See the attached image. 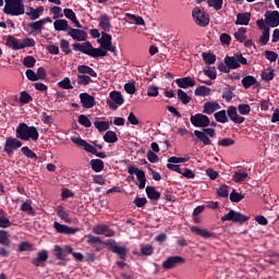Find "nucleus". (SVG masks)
Returning a JSON list of instances; mask_svg holds the SVG:
<instances>
[{"label": "nucleus", "mask_w": 279, "mask_h": 279, "mask_svg": "<svg viewBox=\"0 0 279 279\" xmlns=\"http://www.w3.org/2000/svg\"><path fill=\"white\" fill-rule=\"evenodd\" d=\"M94 125L98 132H106L110 130V123L106 121H99V118H96V121L94 122Z\"/></svg>", "instance_id": "4c0bfd02"}, {"label": "nucleus", "mask_w": 279, "mask_h": 279, "mask_svg": "<svg viewBox=\"0 0 279 279\" xmlns=\"http://www.w3.org/2000/svg\"><path fill=\"white\" fill-rule=\"evenodd\" d=\"M190 230L193 234H196V236H202V239H211V236H215V233L206 229H202L201 227L192 226Z\"/></svg>", "instance_id": "b1692460"}, {"label": "nucleus", "mask_w": 279, "mask_h": 279, "mask_svg": "<svg viewBox=\"0 0 279 279\" xmlns=\"http://www.w3.org/2000/svg\"><path fill=\"white\" fill-rule=\"evenodd\" d=\"M60 47H61V51H63V53L65 54V56H69V53H71V46H70V44H69V40H66V39H61L60 40Z\"/></svg>", "instance_id": "4d7b16f0"}, {"label": "nucleus", "mask_w": 279, "mask_h": 279, "mask_svg": "<svg viewBox=\"0 0 279 279\" xmlns=\"http://www.w3.org/2000/svg\"><path fill=\"white\" fill-rule=\"evenodd\" d=\"M16 138L20 141H38L40 133L36 126H29L27 123H20L15 130Z\"/></svg>", "instance_id": "f03ea898"}, {"label": "nucleus", "mask_w": 279, "mask_h": 279, "mask_svg": "<svg viewBox=\"0 0 279 279\" xmlns=\"http://www.w3.org/2000/svg\"><path fill=\"white\" fill-rule=\"evenodd\" d=\"M202 58L206 64H215L217 62V56L210 52H203Z\"/></svg>", "instance_id": "a18cd8bd"}, {"label": "nucleus", "mask_w": 279, "mask_h": 279, "mask_svg": "<svg viewBox=\"0 0 279 279\" xmlns=\"http://www.w3.org/2000/svg\"><path fill=\"white\" fill-rule=\"evenodd\" d=\"M192 16L194 23H196L198 27H208L210 23V16L206 14V11L196 7L192 11Z\"/></svg>", "instance_id": "20e7f679"}, {"label": "nucleus", "mask_w": 279, "mask_h": 279, "mask_svg": "<svg viewBox=\"0 0 279 279\" xmlns=\"http://www.w3.org/2000/svg\"><path fill=\"white\" fill-rule=\"evenodd\" d=\"M77 71L81 73V75H90V77H97V72H95V70L88 65H78Z\"/></svg>", "instance_id": "473e14b6"}, {"label": "nucleus", "mask_w": 279, "mask_h": 279, "mask_svg": "<svg viewBox=\"0 0 279 279\" xmlns=\"http://www.w3.org/2000/svg\"><path fill=\"white\" fill-rule=\"evenodd\" d=\"M53 253L57 260H66V257L69 256V254H73V247L71 246L61 247L60 245H54Z\"/></svg>", "instance_id": "4468645a"}, {"label": "nucleus", "mask_w": 279, "mask_h": 279, "mask_svg": "<svg viewBox=\"0 0 279 279\" xmlns=\"http://www.w3.org/2000/svg\"><path fill=\"white\" fill-rule=\"evenodd\" d=\"M247 178H248L247 172H243L241 170L234 172L233 174L234 182H238V183L245 182Z\"/></svg>", "instance_id": "8fccbe9b"}, {"label": "nucleus", "mask_w": 279, "mask_h": 279, "mask_svg": "<svg viewBox=\"0 0 279 279\" xmlns=\"http://www.w3.org/2000/svg\"><path fill=\"white\" fill-rule=\"evenodd\" d=\"M225 64L230 69V71L241 69V63H239L236 54H234V57L227 56L225 58Z\"/></svg>", "instance_id": "a878e982"}, {"label": "nucleus", "mask_w": 279, "mask_h": 279, "mask_svg": "<svg viewBox=\"0 0 279 279\" xmlns=\"http://www.w3.org/2000/svg\"><path fill=\"white\" fill-rule=\"evenodd\" d=\"M80 99L83 108H86V110H90V108H95L97 101L95 100V97L92 96L88 93H82L80 94Z\"/></svg>", "instance_id": "f3484780"}, {"label": "nucleus", "mask_w": 279, "mask_h": 279, "mask_svg": "<svg viewBox=\"0 0 279 279\" xmlns=\"http://www.w3.org/2000/svg\"><path fill=\"white\" fill-rule=\"evenodd\" d=\"M107 247H109L110 252L113 254H117L121 260H125L128 258V248L125 246H119L117 245V241L114 240H109L105 243Z\"/></svg>", "instance_id": "1a4fd4ad"}, {"label": "nucleus", "mask_w": 279, "mask_h": 279, "mask_svg": "<svg viewBox=\"0 0 279 279\" xmlns=\"http://www.w3.org/2000/svg\"><path fill=\"white\" fill-rule=\"evenodd\" d=\"M68 36H71L73 40H77L78 43H84V40L88 38V33L83 29L70 27L68 31Z\"/></svg>", "instance_id": "a211bd4d"}, {"label": "nucleus", "mask_w": 279, "mask_h": 279, "mask_svg": "<svg viewBox=\"0 0 279 279\" xmlns=\"http://www.w3.org/2000/svg\"><path fill=\"white\" fill-rule=\"evenodd\" d=\"M7 47H10V49H13L14 51L21 50V40L16 39V37L9 35L7 37Z\"/></svg>", "instance_id": "7c9ffc66"}, {"label": "nucleus", "mask_w": 279, "mask_h": 279, "mask_svg": "<svg viewBox=\"0 0 279 279\" xmlns=\"http://www.w3.org/2000/svg\"><path fill=\"white\" fill-rule=\"evenodd\" d=\"M258 29H262V36L259 37V45H268L270 38V28L265 23V20L260 19L256 21Z\"/></svg>", "instance_id": "9d476101"}, {"label": "nucleus", "mask_w": 279, "mask_h": 279, "mask_svg": "<svg viewBox=\"0 0 279 279\" xmlns=\"http://www.w3.org/2000/svg\"><path fill=\"white\" fill-rule=\"evenodd\" d=\"M72 143H74V145H77L78 147H83L85 151H87L88 154H97V148L90 144H88V142H86L85 140H82V137H71Z\"/></svg>", "instance_id": "dca6fc26"}, {"label": "nucleus", "mask_w": 279, "mask_h": 279, "mask_svg": "<svg viewBox=\"0 0 279 279\" xmlns=\"http://www.w3.org/2000/svg\"><path fill=\"white\" fill-rule=\"evenodd\" d=\"M265 24L267 27H278L279 25V12L278 11H267L265 13Z\"/></svg>", "instance_id": "2eb2a0df"}, {"label": "nucleus", "mask_w": 279, "mask_h": 279, "mask_svg": "<svg viewBox=\"0 0 279 279\" xmlns=\"http://www.w3.org/2000/svg\"><path fill=\"white\" fill-rule=\"evenodd\" d=\"M87 243L88 245H106V242H104L102 239L93 234L87 235Z\"/></svg>", "instance_id": "de8ad7c7"}, {"label": "nucleus", "mask_w": 279, "mask_h": 279, "mask_svg": "<svg viewBox=\"0 0 279 279\" xmlns=\"http://www.w3.org/2000/svg\"><path fill=\"white\" fill-rule=\"evenodd\" d=\"M20 210H22V213H27L28 215H36V210L34 209V207H32V201H26L25 203H23Z\"/></svg>", "instance_id": "58836bf2"}, {"label": "nucleus", "mask_w": 279, "mask_h": 279, "mask_svg": "<svg viewBox=\"0 0 279 279\" xmlns=\"http://www.w3.org/2000/svg\"><path fill=\"white\" fill-rule=\"evenodd\" d=\"M100 29L104 32H110L112 29V24L110 23V16L102 14L98 19Z\"/></svg>", "instance_id": "cd10ccee"}, {"label": "nucleus", "mask_w": 279, "mask_h": 279, "mask_svg": "<svg viewBox=\"0 0 279 279\" xmlns=\"http://www.w3.org/2000/svg\"><path fill=\"white\" fill-rule=\"evenodd\" d=\"M265 58L266 60H269L270 62H276L278 60V53L271 50H266L265 51Z\"/></svg>", "instance_id": "69168bd1"}, {"label": "nucleus", "mask_w": 279, "mask_h": 279, "mask_svg": "<svg viewBox=\"0 0 279 279\" xmlns=\"http://www.w3.org/2000/svg\"><path fill=\"white\" fill-rule=\"evenodd\" d=\"M203 108L204 114H213L216 110H221V105L217 101H207L204 104Z\"/></svg>", "instance_id": "393cba45"}, {"label": "nucleus", "mask_w": 279, "mask_h": 279, "mask_svg": "<svg viewBox=\"0 0 279 279\" xmlns=\"http://www.w3.org/2000/svg\"><path fill=\"white\" fill-rule=\"evenodd\" d=\"M10 234L8 231L0 230V245H3L4 247H10Z\"/></svg>", "instance_id": "ea45409f"}, {"label": "nucleus", "mask_w": 279, "mask_h": 279, "mask_svg": "<svg viewBox=\"0 0 279 279\" xmlns=\"http://www.w3.org/2000/svg\"><path fill=\"white\" fill-rule=\"evenodd\" d=\"M234 140L230 138V137H225L220 141H218V145L219 147H232V145H234Z\"/></svg>", "instance_id": "052dcab7"}, {"label": "nucleus", "mask_w": 279, "mask_h": 279, "mask_svg": "<svg viewBox=\"0 0 279 279\" xmlns=\"http://www.w3.org/2000/svg\"><path fill=\"white\" fill-rule=\"evenodd\" d=\"M4 14H8L9 16H21L25 14V4L23 3V0H4Z\"/></svg>", "instance_id": "7ed1b4c3"}, {"label": "nucleus", "mask_w": 279, "mask_h": 279, "mask_svg": "<svg viewBox=\"0 0 279 279\" xmlns=\"http://www.w3.org/2000/svg\"><path fill=\"white\" fill-rule=\"evenodd\" d=\"M190 121L194 128H208L210 125V119L204 113L191 116Z\"/></svg>", "instance_id": "f8f14e48"}, {"label": "nucleus", "mask_w": 279, "mask_h": 279, "mask_svg": "<svg viewBox=\"0 0 279 279\" xmlns=\"http://www.w3.org/2000/svg\"><path fill=\"white\" fill-rule=\"evenodd\" d=\"M101 36L102 37L100 39H98V43H99L101 49L106 50L107 48H109L112 45V35H110L106 32H102Z\"/></svg>", "instance_id": "c85d7f7f"}, {"label": "nucleus", "mask_w": 279, "mask_h": 279, "mask_svg": "<svg viewBox=\"0 0 279 279\" xmlns=\"http://www.w3.org/2000/svg\"><path fill=\"white\" fill-rule=\"evenodd\" d=\"M59 88L64 90H73V85H71V78L64 77L61 82L58 83Z\"/></svg>", "instance_id": "6e6d98bb"}, {"label": "nucleus", "mask_w": 279, "mask_h": 279, "mask_svg": "<svg viewBox=\"0 0 279 279\" xmlns=\"http://www.w3.org/2000/svg\"><path fill=\"white\" fill-rule=\"evenodd\" d=\"M194 136H196V138H198L203 145H213V141H210V138H215V136H217V131L210 128L203 129V131L195 130Z\"/></svg>", "instance_id": "39448f33"}, {"label": "nucleus", "mask_w": 279, "mask_h": 279, "mask_svg": "<svg viewBox=\"0 0 279 279\" xmlns=\"http://www.w3.org/2000/svg\"><path fill=\"white\" fill-rule=\"evenodd\" d=\"M74 51H81V53H85V56H90V58H106L108 56V51L101 48L93 47L90 41H86L84 44L75 43L72 45Z\"/></svg>", "instance_id": "f257e3e1"}, {"label": "nucleus", "mask_w": 279, "mask_h": 279, "mask_svg": "<svg viewBox=\"0 0 279 279\" xmlns=\"http://www.w3.org/2000/svg\"><path fill=\"white\" fill-rule=\"evenodd\" d=\"M94 234H104L105 236H112L114 231L108 225H97L93 228Z\"/></svg>", "instance_id": "5701e85b"}, {"label": "nucleus", "mask_w": 279, "mask_h": 279, "mask_svg": "<svg viewBox=\"0 0 279 279\" xmlns=\"http://www.w3.org/2000/svg\"><path fill=\"white\" fill-rule=\"evenodd\" d=\"M221 221H233V223H245V221H250V216H245L241 213L235 211L234 209H230L228 214L220 218Z\"/></svg>", "instance_id": "423d86ee"}, {"label": "nucleus", "mask_w": 279, "mask_h": 279, "mask_svg": "<svg viewBox=\"0 0 279 279\" xmlns=\"http://www.w3.org/2000/svg\"><path fill=\"white\" fill-rule=\"evenodd\" d=\"M53 228H54L56 232H58L59 234H75V232H77V229L71 228L65 225H61L58 221L53 222Z\"/></svg>", "instance_id": "aec40b11"}, {"label": "nucleus", "mask_w": 279, "mask_h": 279, "mask_svg": "<svg viewBox=\"0 0 279 279\" xmlns=\"http://www.w3.org/2000/svg\"><path fill=\"white\" fill-rule=\"evenodd\" d=\"M49 259V253L45 250L37 253V257L32 259V265L35 267H45V264Z\"/></svg>", "instance_id": "6ab92c4d"}, {"label": "nucleus", "mask_w": 279, "mask_h": 279, "mask_svg": "<svg viewBox=\"0 0 279 279\" xmlns=\"http://www.w3.org/2000/svg\"><path fill=\"white\" fill-rule=\"evenodd\" d=\"M21 151L26 156V158H31V160H38V155H36V153H34L29 147L23 146Z\"/></svg>", "instance_id": "c03bdc74"}, {"label": "nucleus", "mask_w": 279, "mask_h": 279, "mask_svg": "<svg viewBox=\"0 0 279 279\" xmlns=\"http://www.w3.org/2000/svg\"><path fill=\"white\" fill-rule=\"evenodd\" d=\"M53 27L56 32H69V21L66 20H56L53 22Z\"/></svg>", "instance_id": "2f4dec72"}, {"label": "nucleus", "mask_w": 279, "mask_h": 279, "mask_svg": "<svg viewBox=\"0 0 279 279\" xmlns=\"http://www.w3.org/2000/svg\"><path fill=\"white\" fill-rule=\"evenodd\" d=\"M242 86L247 90V88H252V86H260V83L253 75H247L242 78Z\"/></svg>", "instance_id": "c756f323"}, {"label": "nucleus", "mask_w": 279, "mask_h": 279, "mask_svg": "<svg viewBox=\"0 0 279 279\" xmlns=\"http://www.w3.org/2000/svg\"><path fill=\"white\" fill-rule=\"evenodd\" d=\"M247 28L245 27H240L238 32L234 33V38L238 40V43H245L247 39Z\"/></svg>", "instance_id": "c9c22d12"}, {"label": "nucleus", "mask_w": 279, "mask_h": 279, "mask_svg": "<svg viewBox=\"0 0 279 279\" xmlns=\"http://www.w3.org/2000/svg\"><path fill=\"white\" fill-rule=\"evenodd\" d=\"M175 84L179 86V88H193L197 83L193 77L191 76H185L181 78L175 80Z\"/></svg>", "instance_id": "4be33fe9"}, {"label": "nucleus", "mask_w": 279, "mask_h": 279, "mask_svg": "<svg viewBox=\"0 0 279 279\" xmlns=\"http://www.w3.org/2000/svg\"><path fill=\"white\" fill-rule=\"evenodd\" d=\"M20 147H23V142L19 140V137H7L4 143L3 150L8 156H12L16 149H20Z\"/></svg>", "instance_id": "6e6552de"}, {"label": "nucleus", "mask_w": 279, "mask_h": 279, "mask_svg": "<svg viewBox=\"0 0 279 279\" xmlns=\"http://www.w3.org/2000/svg\"><path fill=\"white\" fill-rule=\"evenodd\" d=\"M78 123L84 128H90L93 125V123L90 122V119H88V117L85 114L78 116Z\"/></svg>", "instance_id": "bf43d9fd"}, {"label": "nucleus", "mask_w": 279, "mask_h": 279, "mask_svg": "<svg viewBox=\"0 0 279 279\" xmlns=\"http://www.w3.org/2000/svg\"><path fill=\"white\" fill-rule=\"evenodd\" d=\"M105 143H117L119 141V137L117 136V132L114 131H107L104 135Z\"/></svg>", "instance_id": "79ce46f5"}, {"label": "nucleus", "mask_w": 279, "mask_h": 279, "mask_svg": "<svg viewBox=\"0 0 279 279\" xmlns=\"http://www.w3.org/2000/svg\"><path fill=\"white\" fill-rule=\"evenodd\" d=\"M36 45V40H34V38H24L23 40H21V49H25L27 47H34Z\"/></svg>", "instance_id": "e2e57ef3"}, {"label": "nucleus", "mask_w": 279, "mask_h": 279, "mask_svg": "<svg viewBox=\"0 0 279 279\" xmlns=\"http://www.w3.org/2000/svg\"><path fill=\"white\" fill-rule=\"evenodd\" d=\"M228 185L223 184L217 190V194L219 197H228L230 195V191L228 190Z\"/></svg>", "instance_id": "0e129e2a"}, {"label": "nucleus", "mask_w": 279, "mask_h": 279, "mask_svg": "<svg viewBox=\"0 0 279 279\" xmlns=\"http://www.w3.org/2000/svg\"><path fill=\"white\" fill-rule=\"evenodd\" d=\"M214 117L218 123H228V116L226 114V110L216 112Z\"/></svg>", "instance_id": "603ef678"}, {"label": "nucleus", "mask_w": 279, "mask_h": 279, "mask_svg": "<svg viewBox=\"0 0 279 279\" xmlns=\"http://www.w3.org/2000/svg\"><path fill=\"white\" fill-rule=\"evenodd\" d=\"M243 199H245V195L238 193L236 190L230 193V202H233V204H239Z\"/></svg>", "instance_id": "5fc2aeb1"}, {"label": "nucleus", "mask_w": 279, "mask_h": 279, "mask_svg": "<svg viewBox=\"0 0 279 279\" xmlns=\"http://www.w3.org/2000/svg\"><path fill=\"white\" fill-rule=\"evenodd\" d=\"M146 195L148 199L157 202L160 198V192L156 191L154 186H146Z\"/></svg>", "instance_id": "72a5a7b5"}, {"label": "nucleus", "mask_w": 279, "mask_h": 279, "mask_svg": "<svg viewBox=\"0 0 279 279\" xmlns=\"http://www.w3.org/2000/svg\"><path fill=\"white\" fill-rule=\"evenodd\" d=\"M211 89L210 87H206L204 85L198 86L195 90L194 94L196 97H208L210 95Z\"/></svg>", "instance_id": "e433bc0d"}, {"label": "nucleus", "mask_w": 279, "mask_h": 279, "mask_svg": "<svg viewBox=\"0 0 279 279\" xmlns=\"http://www.w3.org/2000/svg\"><path fill=\"white\" fill-rule=\"evenodd\" d=\"M28 27L29 29H32V32H37L38 34H40L45 25L43 24L41 20H38L36 22L28 24Z\"/></svg>", "instance_id": "3c124183"}, {"label": "nucleus", "mask_w": 279, "mask_h": 279, "mask_svg": "<svg viewBox=\"0 0 279 279\" xmlns=\"http://www.w3.org/2000/svg\"><path fill=\"white\" fill-rule=\"evenodd\" d=\"M141 254L142 256H151L154 254V246L151 244H142Z\"/></svg>", "instance_id": "09e8293b"}, {"label": "nucleus", "mask_w": 279, "mask_h": 279, "mask_svg": "<svg viewBox=\"0 0 279 279\" xmlns=\"http://www.w3.org/2000/svg\"><path fill=\"white\" fill-rule=\"evenodd\" d=\"M185 263L186 259L182 256H170L162 262V267L167 270L175 269V267H180V265H184Z\"/></svg>", "instance_id": "ddd939ff"}, {"label": "nucleus", "mask_w": 279, "mask_h": 279, "mask_svg": "<svg viewBox=\"0 0 279 279\" xmlns=\"http://www.w3.org/2000/svg\"><path fill=\"white\" fill-rule=\"evenodd\" d=\"M128 173L130 175H136L138 183V189L143 190L145 189V185L147 184V177L145 175V171L142 169H138L136 166L129 165L128 166Z\"/></svg>", "instance_id": "0eeeda50"}, {"label": "nucleus", "mask_w": 279, "mask_h": 279, "mask_svg": "<svg viewBox=\"0 0 279 279\" xmlns=\"http://www.w3.org/2000/svg\"><path fill=\"white\" fill-rule=\"evenodd\" d=\"M23 65L26 66V69H34L36 66V58L33 56H27L23 59Z\"/></svg>", "instance_id": "864d4df0"}, {"label": "nucleus", "mask_w": 279, "mask_h": 279, "mask_svg": "<svg viewBox=\"0 0 279 279\" xmlns=\"http://www.w3.org/2000/svg\"><path fill=\"white\" fill-rule=\"evenodd\" d=\"M90 168L95 173H100V171L104 169V160L101 159H92L89 161Z\"/></svg>", "instance_id": "f704fd0d"}, {"label": "nucleus", "mask_w": 279, "mask_h": 279, "mask_svg": "<svg viewBox=\"0 0 279 279\" xmlns=\"http://www.w3.org/2000/svg\"><path fill=\"white\" fill-rule=\"evenodd\" d=\"M57 215H58V217H60V219L65 221V223H71L69 213H66V210H64V207L59 206L58 209H57Z\"/></svg>", "instance_id": "49530a36"}, {"label": "nucleus", "mask_w": 279, "mask_h": 279, "mask_svg": "<svg viewBox=\"0 0 279 279\" xmlns=\"http://www.w3.org/2000/svg\"><path fill=\"white\" fill-rule=\"evenodd\" d=\"M93 82V78L86 74H77L78 86H88Z\"/></svg>", "instance_id": "37998d69"}, {"label": "nucleus", "mask_w": 279, "mask_h": 279, "mask_svg": "<svg viewBox=\"0 0 279 279\" xmlns=\"http://www.w3.org/2000/svg\"><path fill=\"white\" fill-rule=\"evenodd\" d=\"M204 74L206 75V77H209V80H217V69L215 68L204 70Z\"/></svg>", "instance_id": "774afa93"}, {"label": "nucleus", "mask_w": 279, "mask_h": 279, "mask_svg": "<svg viewBox=\"0 0 279 279\" xmlns=\"http://www.w3.org/2000/svg\"><path fill=\"white\" fill-rule=\"evenodd\" d=\"M274 77H276L274 70H270L269 72H262V80H264V82H271Z\"/></svg>", "instance_id": "338daca9"}, {"label": "nucleus", "mask_w": 279, "mask_h": 279, "mask_svg": "<svg viewBox=\"0 0 279 279\" xmlns=\"http://www.w3.org/2000/svg\"><path fill=\"white\" fill-rule=\"evenodd\" d=\"M31 101H34V98H32V95H29L27 92H21L20 104H29Z\"/></svg>", "instance_id": "13d9d810"}, {"label": "nucleus", "mask_w": 279, "mask_h": 279, "mask_svg": "<svg viewBox=\"0 0 279 279\" xmlns=\"http://www.w3.org/2000/svg\"><path fill=\"white\" fill-rule=\"evenodd\" d=\"M250 21H252V13H238L235 25H250Z\"/></svg>", "instance_id": "bb28decb"}, {"label": "nucleus", "mask_w": 279, "mask_h": 279, "mask_svg": "<svg viewBox=\"0 0 279 279\" xmlns=\"http://www.w3.org/2000/svg\"><path fill=\"white\" fill-rule=\"evenodd\" d=\"M238 111L240 112V114H250V112H252V107H250V105L247 104H240L238 106Z\"/></svg>", "instance_id": "680f3d73"}, {"label": "nucleus", "mask_w": 279, "mask_h": 279, "mask_svg": "<svg viewBox=\"0 0 279 279\" xmlns=\"http://www.w3.org/2000/svg\"><path fill=\"white\" fill-rule=\"evenodd\" d=\"M111 100H107V105L109 106L110 110H118L119 106H123L124 99L121 92L113 90L109 94Z\"/></svg>", "instance_id": "9b49d317"}, {"label": "nucleus", "mask_w": 279, "mask_h": 279, "mask_svg": "<svg viewBox=\"0 0 279 279\" xmlns=\"http://www.w3.org/2000/svg\"><path fill=\"white\" fill-rule=\"evenodd\" d=\"M227 114H228L230 121H232L233 123L241 124V123H243V121H245L244 117L239 116V113L236 112V107H234V106H230L228 108Z\"/></svg>", "instance_id": "412c9836"}, {"label": "nucleus", "mask_w": 279, "mask_h": 279, "mask_svg": "<svg viewBox=\"0 0 279 279\" xmlns=\"http://www.w3.org/2000/svg\"><path fill=\"white\" fill-rule=\"evenodd\" d=\"M178 99L181 101L184 106L191 104V96L186 94V92L182 89H178Z\"/></svg>", "instance_id": "a19ab883"}]
</instances>
